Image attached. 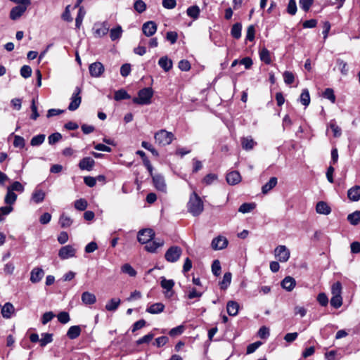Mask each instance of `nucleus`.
I'll return each mask as SVG.
<instances>
[{"mask_svg":"<svg viewBox=\"0 0 360 360\" xmlns=\"http://www.w3.org/2000/svg\"><path fill=\"white\" fill-rule=\"evenodd\" d=\"M187 209L188 212L194 217L199 216L203 212V202L195 191H193L190 195Z\"/></svg>","mask_w":360,"mask_h":360,"instance_id":"obj_1","label":"nucleus"},{"mask_svg":"<svg viewBox=\"0 0 360 360\" xmlns=\"http://www.w3.org/2000/svg\"><path fill=\"white\" fill-rule=\"evenodd\" d=\"M153 96V91L150 87H146L141 89L138 93V96L133 98V103L139 105H148L151 103V98Z\"/></svg>","mask_w":360,"mask_h":360,"instance_id":"obj_2","label":"nucleus"},{"mask_svg":"<svg viewBox=\"0 0 360 360\" xmlns=\"http://www.w3.org/2000/svg\"><path fill=\"white\" fill-rule=\"evenodd\" d=\"M155 143L160 146L169 145L174 139V135L165 129L157 131L154 135Z\"/></svg>","mask_w":360,"mask_h":360,"instance_id":"obj_3","label":"nucleus"},{"mask_svg":"<svg viewBox=\"0 0 360 360\" xmlns=\"http://www.w3.org/2000/svg\"><path fill=\"white\" fill-rule=\"evenodd\" d=\"M182 254V249L179 246L170 247L165 254V259L169 262H176Z\"/></svg>","mask_w":360,"mask_h":360,"instance_id":"obj_4","label":"nucleus"},{"mask_svg":"<svg viewBox=\"0 0 360 360\" xmlns=\"http://www.w3.org/2000/svg\"><path fill=\"white\" fill-rule=\"evenodd\" d=\"M275 257L281 262H286L290 256V252L285 245H278L274 250Z\"/></svg>","mask_w":360,"mask_h":360,"instance_id":"obj_5","label":"nucleus"},{"mask_svg":"<svg viewBox=\"0 0 360 360\" xmlns=\"http://www.w3.org/2000/svg\"><path fill=\"white\" fill-rule=\"evenodd\" d=\"M77 250L73 245H68L62 247L58 251V257L61 259H68L75 257Z\"/></svg>","mask_w":360,"mask_h":360,"instance_id":"obj_6","label":"nucleus"},{"mask_svg":"<svg viewBox=\"0 0 360 360\" xmlns=\"http://www.w3.org/2000/svg\"><path fill=\"white\" fill-rule=\"evenodd\" d=\"M155 236V233L151 229H145L138 233V240L142 244H146L151 240Z\"/></svg>","mask_w":360,"mask_h":360,"instance_id":"obj_7","label":"nucleus"},{"mask_svg":"<svg viewBox=\"0 0 360 360\" xmlns=\"http://www.w3.org/2000/svg\"><path fill=\"white\" fill-rule=\"evenodd\" d=\"M89 70L91 77H99L104 72L105 68L101 63L95 62L89 65Z\"/></svg>","mask_w":360,"mask_h":360,"instance_id":"obj_8","label":"nucleus"},{"mask_svg":"<svg viewBox=\"0 0 360 360\" xmlns=\"http://www.w3.org/2000/svg\"><path fill=\"white\" fill-rule=\"evenodd\" d=\"M80 92L81 89L79 87H76L75 91L71 97V102L68 106V109L70 110L74 111L79 108L82 101L81 96H79Z\"/></svg>","mask_w":360,"mask_h":360,"instance_id":"obj_9","label":"nucleus"},{"mask_svg":"<svg viewBox=\"0 0 360 360\" xmlns=\"http://www.w3.org/2000/svg\"><path fill=\"white\" fill-rule=\"evenodd\" d=\"M109 31V26L107 22L95 24L94 27V35L97 37H102L107 34Z\"/></svg>","mask_w":360,"mask_h":360,"instance_id":"obj_10","label":"nucleus"},{"mask_svg":"<svg viewBox=\"0 0 360 360\" xmlns=\"http://www.w3.org/2000/svg\"><path fill=\"white\" fill-rule=\"evenodd\" d=\"M152 177H153V184H154V186L155 187V188L159 191H161L162 193H166L167 185L165 184L164 177L160 174H156V175L152 176Z\"/></svg>","mask_w":360,"mask_h":360,"instance_id":"obj_11","label":"nucleus"},{"mask_svg":"<svg viewBox=\"0 0 360 360\" xmlns=\"http://www.w3.org/2000/svg\"><path fill=\"white\" fill-rule=\"evenodd\" d=\"M142 30L146 37H151L157 31V25L153 21H148L143 25Z\"/></svg>","mask_w":360,"mask_h":360,"instance_id":"obj_12","label":"nucleus"},{"mask_svg":"<svg viewBox=\"0 0 360 360\" xmlns=\"http://www.w3.org/2000/svg\"><path fill=\"white\" fill-rule=\"evenodd\" d=\"M228 245V240L224 236L214 238L212 241V248L214 250H222Z\"/></svg>","mask_w":360,"mask_h":360,"instance_id":"obj_13","label":"nucleus"},{"mask_svg":"<svg viewBox=\"0 0 360 360\" xmlns=\"http://www.w3.org/2000/svg\"><path fill=\"white\" fill-rule=\"evenodd\" d=\"M27 6L21 5V4L19 6H15L11 11L10 18L13 20H18L25 12V11L27 10Z\"/></svg>","mask_w":360,"mask_h":360,"instance_id":"obj_14","label":"nucleus"},{"mask_svg":"<svg viewBox=\"0 0 360 360\" xmlns=\"http://www.w3.org/2000/svg\"><path fill=\"white\" fill-rule=\"evenodd\" d=\"M95 165L94 159L89 157H86L82 159L79 163V167L82 170L91 171L93 169Z\"/></svg>","mask_w":360,"mask_h":360,"instance_id":"obj_15","label":"nucleus"},{"mask_svg":"<svg viewBox=\"0 0 360 360\" xmlns=\"http://www.w3.org/2000/svg\"><path fill=\"white\" fill-rule=\"evenodd\" d=\"M163 245L164 240L158 238L153 241L150 240L148 243H146L145 249L149 252H155L158 248L163 246Z\"/></svg>","mask_w":360,"mask_h":360,"instance_id":"obj_16","label":"nucleus"},{"mask_svg":"<svg viewBox=\"0 0 360 360\" xmlns=\"http://www.w3.org/2000/svg\"><path fill=\"white\" fill-rule=\"evenodd\" d=\"M44 276V271L41 268H34L30 273V281L32 283H39Z\"/></svg>","mask_w":360,"mask_h":360,"instance_id":"obj_17","label":"nucleus"},{"mask_svg":"<svg viewBox=\"0 0 360 360\" xmlns=\"http://www.w3.org/2000/svg\"><path fill=\"white\" fill-rule=\"evenodd\" d=\"M241 181V176L238 172L232 171L227 174L226 181L230 185H236L240 183Z\"/></svg>","mask_w":360,"mask_h":360,"instance_id":"obj_18","label":"nucleus"},{"mask_svg":"<svg viewBox=\"0 0 360 360\" xmlns=\"http://www.w3.org/2000/svg\"><path fill=\"white\" fill-rule=\"evenodd\" d=\"M45 196L46 194L44 191L41 189L36 188L32 193L31 201L36 204L41 203L44 201Z\"/></svg>","mask_w":360,"mask_h":360,"instance_id":"obj_19","label":"nucleus"},{"mask_svg":"<svg viewBox=\"0 0 360 360\" xmlns=\"http://www.w3.org/2000/svg\"><path fill=\"white\" fill-rule=\"evenodd\" d=\"M348 198L351 201H358L360 200V186H354L347 191Z\"/></svg>","mask_w":360,"mask_h":360,"instance_id":"obj_20","label":"nucleus"},{"mask_svg":"<svg viewBox=\"0 0 360 360\" xmlns=\"http://www.w3.org/2000/svg\"><path fill=\"white\" fill-rule=\"evenodd\" d=\"M296 285V281L291 276H286L281 282V286L287 291H292Z\"/></svg>","mask_w":360,"mask_h":360,"instance_id":"obj_21","label":"nucleus"},{"mask_svg":"<svg viewBox=\"0 0 360 360\" xmlns=\"http://www.w3.org/2000/svg\"><path fill=\"white\" fill-rule=\"evenodd\" d=\"M316 211L319 214L328 215L330 213L331 209L326 202L320 201L316 204Z\"/></svg>","mask_w":360,"mask_h":360,"instance_id":"obj_22","label":"nucleus"},{"mask_svg":"<svg viewBox=\"0 0 360 360\" xmlns=\"http://www.w3.org/2000/svg\"><path fill=\"white\" fill-rule=\"evenodd\" d=\"M82 302L86 305L93 304L96 302V297L94 294L88 291L84 292L81 297Z\"/></svg>","mask_w":360,"mask_h":360,"instance_id":"obj_23","label":"nucleus"},{"mask_svg":"<svg viewBox=\"0 0 360 360\" xmlns=\"http://www.w3.org/2000/svg\"><path fill=\"white\" fill-rule=\"evenodd\" d=\"M164 309L165 305L162 303L157 302L148 307L146 309V311L152 314H157L162 312L164 311Z\"/></svg>","mask_w":360,"mask_h":360,"instance_id":"obj_24","label":"nucleus"},{"mask_svg":"<svg viewBox=\"0 0 360 360\" xmlns=\"http://www.w3.org/2000/svg\"><path fill=\"white\" fill-rule=\"evenodd\" d=\"M158 65L165 71H169L172 68V61L167 56L160 58Z\"/></svg>","mask_w":360,"mask_h":360,"instance_id":"obj_25","label":"nucleus"},{"mask_svg":"<svg viewBox=\"0 0 360 360\" xmlns=\"http://www.w3.org/2000/svg\"><path fill=\"white\" fill-rule=\"evenodd\" d=\"M241 145L243 149L248 150L252 149L255 147L256 142L251 136H248L242 139Z\"/></svg>","mask_w":360,"mask_h":360,"instance_id":"obj_26","label":"nucleus"},{"mask_svg":"<svg viewBox=\"0 0 360 360\" xmlns=\"http://www.w3.org/2000/svg\"><path fill=\"white\" fill-rule=\"evenodd\" d=\"M14 312V307L10 303H6L1 309V314L4 318L8 319Z\"/></svg>","mask_w":360,"mask_h":360,"instance_id":"obj_27","label":"nucleus"},{"mask_svg":"<svg viewBox=\"0 0 360 360\" xmlns=\"http://www.w3.org/2000/svg\"><path fill=\"white\" fill-rule=\"evenodd\" d=\"M239 304L235 301H229L226 304V310L230 316H236L238 312Z\"/></svg>","mask_w":360,"mask_h":360,"instance_id":"obj_28","label":"nucleus"},{"mask_svg":"<svg viewBox=\"0 0 360 360\" xmlns=\"http://www.w3.org/2000/svg\"><path fill=\"white\" fill-rule=\"evenodd\" d=\"M120 299L112 298L105 304V309L109 311H115L120 304Z\"/></svg>","mask_w":360,"mask_h":360,"instance_id":"obj_29","label":"nucleus"},{"mask_svg":"<svg viewBox=\"0 0 360 360\" xmlns=\"http://www.w3.org/2000/svg\"><path fill=\"white\" fill-rule=\"evenodd\" d=\"M259 58H260V60L266 64H270L271 63L270 52L265 47H263L262 49H260Z\"/></svg>","mask_w":360,"mask_h":360,"instance_id":"obj_30","label":"nucleus"},{"mask_svg":"<svg viewBox=\"0 0 360 360\" xmlns=\"http://www.w3.org/2000/svg\"><path fill=\"white\" fill-rule=\"evenodd\" d=\"M277 184V178L271 177L269 181L265 184L262 188V191L264 194H266L269 191H270L273 188H274Z\"/></svg>","mask_w":360,"mask_h":360,"instance_id":"obj_31","label":"nucleus"},{"mask_svg":"<svg viewBox=\"0 0 360 360\" xmlns=\"http://www.w3.org/2000/svg\"><path fill=\"white\" fill-rule=\"evenodd\" d=\"M122 29L120 25H117L116 27L112 28L110 31V37L112 41H115L120 39L122 34Z\"/></svg>","mask_w":360,"mask_h":360,"instance_id":"obj_32","label":"nucleus"},{"mask_svg":"<svg viewBox=\"0 0 360 360\" xmlns=\"http://www.w3.org/2000/svg\"><path fill=\"white\" fill-rule=\"evenodd\" d=\"M16 200L17 195L14 192L7 190L6 195L4 198L5 203L7 204L8 206H12V205L15 202Z\"/></svg>","mask_w":360,"mask_h":360,"instance_id":"obj_33","label":"nucleus"},{"mask_svg":"<svg viewBox=\"0 0 360 360\" xmlns=\"http://www.w3.org/2000/svg\"><path fill=\"white\" fill-rule=\"evenodd\" d=\"M160 285L163 289L167 290L166 293H167L172 290L174 285V282L172 279L167 280L165 277H162Z\"/></svg>","mask_w":360,"mask_h":360,"instance_id":"obj_34","label":"nucleus"},{"mask_svg":"<svg viewBox=\"0 0 360 360\" xmlns=\"http://www.w3.org/2000/svg\"><path fill=\"white\" fill-rule=\"evenodd\" d=\"M200 13V8L198 6H192L187 8L186 13L187 15L193 18L194 20H196L198 18L199 15Z\"/></svg>","mask_w":360,"mask_h":360,"instance_id":"obj_35","label":"nucleus"},{"mask_svg":"<svg viewBox=\"0 0 360 360\" xmlns=\"http://www.w3.org/2000/svg\"><path fill=\"white\" fill-rule=\"evenodd\" d=\"M242 25L239 22L235 23L231 28V34L235 39H239L241 37Z\"/></svg>","mask_w":360,"mask_h":360,"instance_id":"obj_36","label":"nucleus"},{"mask_svg":"<svg viewBox=\"0 0 360 360\" xmlns=\"http://www.w3.org/2000/svg\"><path fill=\"white\" fill-rule=\"evenodd\" d=\"M232 275L230 272H226L223 276L222 281L220 282V287L221 289H226L231 282Z\"/></svg>","mask_w":360,"mask_h":360,"instance_id":"obj_37","label":"nucleus"},{"mask_svg":"<svg viewBox=\"0 0 360 360\" xmlns=\"http://www.w3.org/2000/svg\"><path fill=\"white\" fill-rule=\"evenodd\" d=\"M347 220L352 225H357L360 221V211H355L347 216Z\"/></svg>","mask_w":360,"mask_h":360,"instance_id":"obj_38","label":"nucleus"},{"mask_svg":"<svg viewBox=\"0 0 360 360\" xmlns=\"http://www.w3.org/2000/svg\"><path fill=\"white\" fill-rule=\"evenodd\" d=\"M59 223L62 228H68L72 224V220L70 217L62 214L59 219Z\"/></svg>","mask_w":360,"mask_h":360,"instance_id":"obj_39","label":"nucleus"},{"mask_svg":"<svg viewBox=\"0 0 360 360\" xmlns=\"http://www.w3.org/2000/svg\"><path fill=\"white\" fill-rule=\"evenodd\" d=\"M121 271L122 273L128 274L131 277H134L136 275V271L129 264H124L122 265L121 267Z\"/></svg>","mask_w":360,"mask_h":360,"instance_id":"obj_40","label":"nucleus"},{"mask_svg":"<svg viewBox=\"0 0 360 360\" xmlns=\"http://www.w3.org/2000/svg\"><path fill=\"white\" fill-rule=\"evenodd\" d=\"M80 333L81 327L79 326H73L69 328L67 335L69 338H77L80 335Z\"/></svg>","mask_w":360,"mask_h":360,"instance_id":"obj_41","label":"nucleus"},{"mask_svg":"<svg viewBox=\"0 0 360 360\" xmlns=\"http://www.w3.org/2000/svg\"><path fill=\"white\" fill-rule=\"evenodd\" d=\"M342 284L337 281L331 286V294L333 296H342Z\"/></svg>","mask_w":360,"mask_h":360,"instance_id":"obj_42","label":"nucleus"},{"mask_svg":"<svg viewBox=\"0 0 360 360\" xmlns=\"http://www.w3.org/2000/svg\"><path fill=\"white\" fill-rule=\"evenodd\" d=\"M86 12L83 7H79V11L75 19V25L77 28H79L82 24L83 19L85 16Z\"/></svg>","mask_w":360,"mask_h":360,"instance_id":"obj_43","label":"nucleus"},{"mask_svg":"<svg viewBox=\"0 0 360 360\" xmlns=\"http://www.w3.org/2000/svg\"><path fill=\"white\" fill-rule=\"evenodd\" d=\"M44 134H39L37 135L31 139L30 144L32 146H38L42 144L45 140Z\"/></svg>","mask_w":360,"mask_h":360,"instance_id":"obj_44","label":"nucleus"},{"mask_svg":"<svg viewBox=\"0 0 360 360\" xmlns=\"http://www.w3.org/2000/svg\"><path fill=\"white\" fill-rule=\"evenodd\" d=\"M255 208V203H243L242 204L238 211L241 213H248L250 212L252 210H253Z\"/></svg>","mask_w":360,"mask_h":360,"instance_id":"obj_45","label":"nucleus"},{"mask_svg":"<svg viewBox=\"0 0 360 360\" xmlns=\"http://www.w3.org/2000/svg\"><path fill=\"white\" fill-rule=\"evenodd\" d=\"M300 102L305 106H307L310 103V96L308 89H305L302 90L300 95Z\"/></svg>","mask_w":360,"mask_h":360,"instance_id":"obj_46","label":"nucleus"},{"mask_svg":"<svg viewBox=\"0 0 360 360\" xmlns=\"http://www.w3.org/2000/svg\"><path fill=\"white\" fill-rule=\"evenodd\" d=\"M115 100L120 101L123 99H129L130 98V96L128 93L124 89H120L116 91L114 96Z\"/></svg>","mask_w":360,"mask_h":360,"instance_id":"obj_47","label":"nucleus"},{"mask_svg":"<svg viewBox=\"0 0 360 360\" xmlns=\"http://www.w3.org/2000/svg\"><path fill=\"white\" fill-rule=\"evenodd\" d=\"M328 127L331 129L335 137H340L342 134L341 129L336 124L335 120H331L328 124Z\"/></svg>","mask_w":360,"mask_h":360,"instance_id":"obj_48","label":"nucleus"},{"mask_svg":"<svg viewBox=\"0 0 360 360\" xmlns=\"http://www.w3.org/2000/svg\"><path fill=\"white\" fill-rule=\"evenodd\" d=\"M75 207L77 210L84 211L86 209L88 203L87 201L84 198H80L75 202Z\"/></svg>","mask_w":360,"mask_h":360,"instance_id":"obj_49","label":"nucleus"},{"mask_svg":"<svg viewBox=\"0 0 360 360\" xmlns=\"http://www.w3.org/2000/svg\"><path fill=\"white\" fill-rule=\"evenodd\" d=\"M7 190L22 193L24 191V186L19 181H14L11 186L7 187Z\"/></svg>","mask_w":360,"mask_h":360,"instance_id":"obj_50","label":"nucleus"},{"mask_svg":"<svg viewBox=\"0 0 360 360\" xmlns=\"http://www.w3.org/2000/svg\"><path fill=\"white\" fill-rule=\"evenodd\" d=\"M13 210L12 206H4L0 207V222L4 220V217L9 214Z\"/></svg>","mask_w":360,"mask_h":360,"instance_id":"obj_51","label":"nucleus"},{"mask_svg":"<svg viewBox=\"0 0 360 360\" xmlns=\"http://www.w3.org/2000/svg\"><path fill=\"white\" fill-rule=\"evenodd\" d=\"M337 66L338 70L341 72V73L344 75H346L348 72L347 64L344 60L341 59L337 60Z\"/></svg>","mask_w":360,"mask_h":360,"instance_id":"obj_52","label":"nucleus"},{"mask_svg":"<svg viewBox=\"0 0 360 360\" xmlns=\"http://www.w3.org/2000/svg\"><path fill=\"white\" fill-rule=\"evenodd\" d=\"M185 330V327L183 325H180L177 327H175L171 329L169 332V335L170 336H179L181 335Z\"/></svg>","mask_w":360,"mask_h":360,"instance_id":"obj_53","label":"nucleus"},{"mask_svg":"<svg viewBox=\"0 0 360 360\" xmlns=\"http://www.w3.org/2000/svg\"><path fill=\"white\" fill-rule=\"evenodd\" d=\"M330 304L336 309L340 307L342 304V296H332L330 299Z\"/></svg>","mask_w":360,"mask_h":360,"instance_id":"obj_54","label":"nucleus"},{"mask_svg":"<svg viewBox=\"0 0 360 360\" xmlns=\"http://www.w3.org/2000/svg\"><path fill=\"white\" fill-rule=\"evenodd\" d=\"M25 145V141L23 137L20 136H15L13 141V146L15 148H22Z\"/></svg>","mask_w":360,"mask_h":360,"instance_id":"obj_55","label":"nucleus"},{"mask_svg":"<svg viewBox=\"0 0 360 360\" xmlns=\"http://www.w3.org/2000/svg\"><path fill=\"white\" fill-rule=\"evenodd\" d=\"M55 317V314L52 311L44 313L41 319L42 324L46 325Z\"/></svg>","mask_w":360,"mask_h":360,"instance_id":"obj_56","label":"nucleus"},{"mask_svg":"<svg viewBox=\"0 0 360 360\" xmlns=\"http://www.w3.org/2000/svg\"><path fill=\"white\" fill-rule=\"evenodd\" d=\"M287 12L291 15H295L297 12V5L295 0H290L287 7Z\"/></svg>","mask_w":360,"mask_h":360,"instance_id":"obj_57","label":"nucleus"},{"mask_svg":"<svg viewBox=\"0 0 360 360\" xmlns=\"http://www.w3.org/2000/svg\"><path fill=\"white\" fill-rule=\"evenodd\" d=\"M32 68L29 65H23L20 68V75L24 78H29L32 75Z\"/></svg>","mask_w":360,"mask_h":360,"instance_id":"obj_58","label":"nucleus"},{"mask_svg":"<svg viewBox=\"0 0 360 360\" xmlns=\"http://www.w3.org/2000/svg\"><path fill=\"white\" fill-rule=\"evenodd\" d=\"M324 98L330 100L333 103L335 102V96L332 89L328 88L323 92Z\"/></svg>","mask_w":360,"mask_h":360,"instance_id":"obj_59","label":"nucleus"},{"mask_svg":"<svg viewBox=\"0 0 360 360\" xmlns=\"http://www.w3.org/2000/svg\"><path fill=\"white\" fill-rule=\"evenodd\" d=\"M314 3V0H300L299 4L300 8L304 11H308Z\"/></svg>","mask_w":360,"mask_h":360,"instance_id":"obj_60","label":"nucleus"},{"mask_svg":"<svg viewBox=\"0 0 360 360\" xmlns=\"http://www.w3.org/2000/svg\"><path fill=\"white\" fill-rule=\"evenodd\" d=\"M146 8V5L142 0H137L134 3V9L138 13H143Z\"/></svg>","mask_w":360,"mask_h":360,"instance_id":"obj_61","label":"nucleus"},{"mask_svg":"<svg viewBox=\"0 0 360 360\" xmlns=\"http://www.w3.org/2000/svg\"><path fill=\"white\" fill-rule=\"evenodd\" d=\"M58 320L61 323H67L70 321L69 314L66 311L60 312L57 316Z\"/></svg>","mask_w":360,"mask_h":360,"instance_id":"obj_62","label":"nucleus"},{"mask_svg":"<svg viewBox=\"0 0 360 360\" xmlns=\"http://www.w3.org/2000/svg\"><path fill=\"white\" fill-rule=\"evenodd\" d=\"M212 271L214 276H219L221 273V264L219 260H214L212 264Z\"/></svg>","mask_w":360,"mask_h":360,"instance_id":"obj_63","label":"nucleus"},{"mask_svg":"<svg viewBox=\"0 0 360 360\" xmlns=\"http://www.w3.org/2000/svg\"><path fill=\"white\" fill-rule=\"evenodd\" d=\"M284 82L287 84H291L293 83L295 77L291 72L285 71L283 73Z\"/></svg>","mask_w":360,"mask_h":360,"instance_id":"obj_64","label":"nucleus"}]
</instances>
